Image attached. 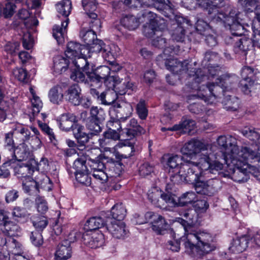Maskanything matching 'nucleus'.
I'll return each instance as SVG.
<instances>
[{"label": "nucleus", "mask_w": 260, "mask_h": 260, "mask_svg": "<svg viewBox=\"0 0 260 260\" xmlns=\"http://www.w3.org/2000/svg\"><path fill=\"white\" fill-rule=\"evenodd\" d=\"M179 49L165 48L164 50L163 56L166 66L168 70L175 74L184 75L188 78L187 85L191 89L197 91L195 96L203 99L206 102H208L211 97L215 96L213 92V88L226 87L225 84L229 82V78H223L219 76L221 72L218 66H210L208 69H204L196 70L192 68L193 63L189 62L188 60L180 62L174 58H168L167 57L170 55L177 54ZM170 56H172L170 54Z\"/></svg>", "instance_id": "1"}, {"label": "nucleus", "mask_w": 260, "mask_h": 260, "mask_svg": "<svg viewBox=\"0 0 260 260\" xmlns=\"http://www.w3.org/2000/svg\"><path fill=\"white\" fill-rule=\"evenodd\" d=\"M212 148L210 144L194 139L185 143L180 150L183 155L187 156L181 170L182 175L188 177V180H196L201 173L198 167L202 165L206 168L209 166L208 154Z\"/></svg>", "instance_id": "2"}, {"label": "nucleus", "mask_w": 260, "mask_h": 260, "mask_svg": "<svg viewBox=\"0 0 260 260\" xmlns=\"http://www.w3.org/2000/svg\"><path fill=\"white\" fill-rule=\"evenodd\" d=\"M217 143L221 151L222 159L224 162L233 163L239 167L246 164L247 159L255 157L254 152L248 147H239L237 145L236 139L231 136H220L217 139Z\"/></svg>", "instance_id": "3"}, {"label": "nucleus", "mask_w": 260, "mask_h": 260, "mask_svg": "<svg viewBox=\"0 0 260 260\" xmlns=\"http://www.w3.org/2000/svg\"><path fill=\"white\" fill-rule=\"evenodd\" d=\"M187 234L181 237L185 252L191 256H202L214 250L215 247L212 244V237L205 232H198L196 229H187Z\"/></svg>", "instance_id": "4"}, {"label": "nucleus", "mask_w": 260, "mask_h": 260, "mask_svg": "<svg viewBox=\"0 0 260 260\" xmlns=\"http://www.w3.org/2000/svg\"><path fill=\"white\" fill-rule=\"evenodd\" d=\"M94 60H88L83 58L79 59L76 63L83 68L85 74L89 80L90 86H95L96 88L100 87L104 82L105 85L108 87L111 81L110 80L111 69L106 66H100L96 69L95 67Z\"/></svg>", "instance_id": "5"}, {"label": "nucleus", "mask_w": 260, "mask_h": 260, "mask_svg": "<svg viewBox=\"0 0 260 260\" xmlns=\"http://www.w3.org/2000/svg\"><path fill=\"white\" fill-rule=\"evenodd\" d=\"M116 165L120 167L119 164L115 162L113 159H110L105 164L100 160H92L89 165L92 171V176L98 183H105L109 177H115L120 175V170L116 167Z\"/></svg>", "instance_id": "6"}, {"label": "nucleus", "mask_w": 260, "mask_h": 260, "mask_svg": "<svg viewBox=\"0 0 260 260\" xmlns=\"http://www.w3.org/2000/svg\"><path fill=\"white\" fill-rule=\"evenodd\" d=\"M57 12L66 17L65 20L61 22V26L55 25L53 27V36L58 44L61 43L67 31V26L69 22L68 16L70 15L72 4L70 0H63L56 5Z\"/></svg>", "instance_id": "7"}, {"label": "nucleus", "mask_w": 260, "mask_h": 260, "mask_svg": "<svg viewBox=\"0 0 260 260\" xmlns=\"http://www.w3.org/2000/svg\"><path fill=\"white\" fill-rule=\"evenodd\" d=\"M22 187L25 192L29 194H37L39 188L50 191L52 189V184L50 178L44 174H39V176L32 179L31 177L22 180Z\"/></svg>", "instance_id": "8"}, {"label": "nucleus", "mask_w": 260, "mask_h": 260, "mask_svg": "<svg viewBox=\"0 0 260 260\" xmlns=\"http://www.w3.org/2000/svg\"><path fill=\"white\" fill-rule=\"evenodd\" d=\"M205 174H201L198 179L192 181H186V182L194 183L195 190L197 193L212 196L217 192L220 187V182L216 178H212L207 180H202V178Z\"/></svg>", "instance_id": "9"}, {"label": "nucleus", "mask_w": 260, "mask_h": 260, "mask_svg": "<svg viewBox=\"0 0 260 260\" xmlns=\"http://www.w3.org/2000/svg\"><path fill=\"white\" fill-rule=\"evenodd\" d=\"M239 15L240 13H237L235 10L231 11L229 16H225L223 13L218 12L213 20L222 21L225 24L229 26L233 35L240 36L243 33V26L239 21Z\"/></svg>", "instance_id": "10"}, {"label": "nucleus", "mask_w": 260, "mask_h": 260, "mask_svg": "<svg viewBox=\"0 0 260 260\" xmlns=\"http://www.w3.org/2000/svg\"><path fill=\"white\" fill-rule=\"evenodd\" d=\"M86 53H89V48L85 45H81L79 43L74 42H70L67 45V49L65 55L67 58L72 60L75 67L80 68L78 66V62L79 59L83 58L87 59V55Z\"/></svg>", "instance_id": "11"}, {"label": "nucleus", "mask_w": 260, "mask_h": 260, "mask_svg": "<svg viewBox=\"0 0 260 260\" xmlns=\"http://www.w3.org/2000/svg\"><path fill=\"white\" fill-rule=\"evenodd\" d=\"M208 156H209V159L207 160L209 166H208V167L206 168H204L202 165H199L198 167L199 168V169L201 172V173L198 175V178H199V176L201 174L203 173L205 174H207L209 173L216 174V172H218V171H221L223 169V163L227 165V164L224 162L223 159H222L221 155H220L218 154L217 153L214 154L213 153V149L210 152H209ZM198 179V178L197 179Z\"/></svg>", "instance_id": "12"}, {"label": "nucleus", "mask_w": 260, "mask_h": 260, "mask_svg": "<svg viewBox=\"0 0 260 260\" xmlns=\"http://www.w3.org/2000/svg\"><path fill=\"white\" fill-rule=\"evenodd\" d=\"M124 3L127 6L134 8L152 6L164 13L166 11H172L171 6L166 3V0H125Z\"/></svg>", "instance_id": "13"}, {"label": "nucleus", "mask_w": 260, "mask_h": 260, "mask_svg": "<svg viewBox=\"0 0 260 260\" xmlns=\"http://www.w3.org/2000/svg\"><path fill=\"white\" fill-rule=\"evenodd\" d=\"M86 159L84 157H78L74 162L73 168L76 180L81 184L89 186L91 179L88 176V170L86 165Z\"/></svg>", "instance_id": "14"}, {"label": "nucleus", "mask_w": 260, "mask_h": 260, "mask_svg": "<svg viewBox=\"0 0 260 260\" xmlns=\"http://www.w3.org/2000/svg\"><path fill=\"white\" fill-rule=\"evenodd\" d=\"M15 166H12L13 168L15 175L21 180L31 177V175L35 172L36 160L34 159H30L26 162H17L16 160Z\"/></svg>", "instance_id": "15"}, {"label": "nucleus", "mask_w": 260, "mask_h": 260, "mask_svg": "<svg viewBox=\"0 0 260 260\" xmlns=\"http://www.w3.org/2000/svg\"><path fill=\"white\" fill-rule=\"evenodd\" d=\"M155 15L154 13L148 11H146L142 14L144 19L143 20L146 21L143 27V33L146 37L152 39L156 35L161 34V31L157 27V20L155 19Z\"/></svg>", "instance_id": "16"}, {"label": "nucleus", "mask_w": 260, "mask_h": 260, "mask_svg": "<svg viewBox=\"0 0 260 260\" xmlns=\"http://www.w3.org/2000/svg\"><path fill=\"white\" fill-rule=\"evenodd\" d=\"M185 161L186 158H183L181 156L178 155L172 156L168 158L167 164L174 173V175L172 176L173 181H176L178 178L181 181H192L181 174V170Z\"/></svg>", "instance_id": "17"}, {"label": "nucleus", "mask_w": 260, "mask_h": 260, "mask_svg": "<svg viewBox=\"0 0 260 260\" xmlns=\"http://www.w3.org/2000/svg\"><path fill=\"white\" fill-rule=\"evenodd\" d=\"M57 124L62 130H82V126L78 123L76 116L73 114H62L57 119Z\"/></svg>", "instance_id": "18"}, {"label": "nucleus", "mask_w": 260, "mask_h": 260, "mask_svg": "<svg viewBox=\"0 0 260 260\" xmlns=\"http://www.w3.org/2000/svg\"><path fill=\"white\" fill-rule=\"evenodd\" d=\"M106 226L112 236L117 239L124 238L127 234L125 225L122 221H118L112 219L109 222L106 221Z\"/></svg>", "instance_id": "19"}, {"label": "nucleus", "mask_w": 260, "mask_h": 260, "mask_svg": "<svg viewBox=\"0 0 260 260\" xmlns=\"http://www.w3.org/2000/svg\"><path fill=\"white\" fill-rule=\"evenodd\" d=\"M83 242L85 245L91 248L102 247L104 243V237L99 232H85L83 234Z\"/></svg>", "instance_id": "20"}, {"label": "nucleus", "mask_w": 260, "mask_h": 260, "mask_svg": "<svg viewBox=\"0 0 260 260\" xmlns=\"http://www.w3.org/2000/svg\"><path fill=\"white\" fill-rule=\"evenodd\" d=\"M255 157L252 158L247 159L246 164H242L238 167L236 165H234L233 163L227 164V166L234 167L233 169L234 170L233 177L235 181L238 182H244L247 180L248 177L247 173L248 172V169L250 168V165L249 162H252V160L254 159H257V154L254 152Z\"/></svg>", "instance_id": "21"}, {"label": "nucleus", "mask_w": 260, "mask_h": 260, "mask_svg": "<svg viewBox=\"0 0 260 260\" xmlns=\"http://www.w3.org/2000/svg\"><path fill=\"white\" fill-rule=\"evenodd\" d=\"M254 76V70L249 67H244L241 70L242 79L240 82L241 90L246 94L250 92V89L253 85L252 78Z\"/></svg>", "instance_id": "22"}, {"label": "nucleus", "mask_w": 260, "mask_h": 260, "mask_svg": "<svg viewBox=\"0 0 260 260\" xmlns=\"http://www.w3.org/2000/svg\"><path fill=\"white\" fill-rule=\"evenodd\" d=\"M111 81L108 86V88H113L118 94H124L128 90H133V84L128 80L124 81L120 80L119 78L117 76H112L110 78Z\"/></svg>", "instance_id": "23"}, {"label": "nucleus", "mask_w": 260, "mask_h": 260, "mask_svg": "<svg viewBox=\"0 0 260 260\" xmlns=\"http://www.w3.org/2000/svg\"><path fill=\"white\" fill-rule=\"evenodd\" d=\"M0 224L3 225L2 232L8 236L11 237L18 235L19 228L18 225L9 220V217L4 213V211L0 210Z\"/></svg>", "instance_id": "24"}, {"label": "nucleus", "mask_w": 260, "mask_h": 260, "mask_svg": "<svg viewBox=\"0 0 260 260\" xmlns=\"http://www.w3.org/2000/svg\"><path fill=\"white\" fill-rule=\"evenodd\" d=\"M182 216L184 218H179L178 222H180L184 230V235L187 234L188 229L194 230L195 223L197 220V214L192 209L187 210L183 212Z\"/></svg>", "instance_id": "25"}, {"label": "nucleus", "mask_w": 260, "mask_h": 260, "mask_svg": "<svg viewBox=\"0 0 260 260\" xmlns=\"http://www.w3.org/2000/svg\"><path fill=\"white\" fill-rule=\"evenodd\" d=\"M126 209L121 203L115 204L111 209V212L105 214L104 217L106 222L111 221L112 219L118 221H122L126 215Z\"/></svg>", "instance_id": "26"}, {"label": "nucleus", "mask_w": 260, "mask_h": 260, "mask_svg": "<svg viewBox=\"0 0 260 260\" xmlns=\"http://www.w3.org/2000/svg\"><path fill=\"white\" fill-rule=\"evenodd\" d=\"M72 250L70 245V241L64 240L59 244L55 253L56 260H67L72 256Z\"/></svg>", "instance_id": "27"}, {"label": "nucleus", "mask_w": 260, "mask_h": 260, "mask_svg": "<svg viewBox=\"0 0 260 260\" xmlns=\"http://www.w3.org/2000/svg\"><path fill=\"white\" fill-rule=\"evenodd\" d=\"M249 239L250 237L247 235H244L234 239L229 247V250L234 253L242 252L246 249L248 245H250Z\"/></svg>", "instance_id": "28"}, {"label": "nucleus", "mask_w": 260, "mask_h": 260, "mask_svg": "<svg viewBox=\"0 0 260 260\" xmlns=\"http://www.w3.org/2000/svg\"><path fill=\"white\" fill-rule=\"evenodd\" d=\"M106 45L103 42V41L99 39H95L92 42L90 46H86V47L89 48V53L86 54L87 55V59L88 60H92L91 58L93 57V60H96L98 57V53L101 52L102 55L104 56V49Z\"/></svg>", "instance_id": "29"}, {"label": "nucleus", "mask_w": 260, "mask_h": 260, "mask_svg": "<svg viewBox=\"0 0 260 260\" xmlns=\"http://www.w3.org/2000/svg\"><path fill=\"white\" fill-rule=\"evenodd\" d=\"M81 89L78 84L70 86L67 91L66 99L72 104L76 106L82 103Z\"/></svg>", "instance_id": "30"}, {"label": "nucleus", "mask_w": 260, "mask_h": 260, "mask_svg": "<svg viewBox=\"0 0 260 260\" xmlns=\"http://www.w3.org/2000/svg\"><path fill=\"white\" fill-rule=\"evenodd\" d=\"M101 216H95L90 218L84 224V230L86 232H93L97 229L106 225V218Z\"/></svg>", "instance_id": "31"}, {"label": "nucleus", "mask_w": 260, "mask_h": 260, "mask_svg": "<svg viewBox=\"0 0 260 260\" xmlns=\"http://www.w3.org/2000/svg\"><path fill=\"white\" fill-rule=\"evenodd\" d=\"M196 122L194 120L183 117L178 124L174 125L172 127H162L161 130H193L196 127Z\"/></svg>", "instance_id": "32"}, {"label": "nucleus", "mask_w": 260, "mask_h": 260, "mask_svg": "<svg viewBox=\"0 0 260 260\" xmlns=\"http://www.w3.org/2000/svg\"><path fill=\"white\" fill-rule=\"evenodd\" d=\"M14 154L15 158L12 159L16 160L17 162H20L26 160L28 157L30 151L27 145L22 143L14 150Z\"/></svg>", "instance_id": "33"}, {"label": "nucleus", "mask_w": 260, "mask_h": 260, "mask_svg": "<svg viewBox=\"0 0 260 260\" xmlns=\"http://www.w3.org/2000/svg\"><path fill=\"white\" fill-rule=\"evenodd\" d=\"M142 19H143V17L137 18L133 15H127L121 19V23L125 27L132 30L138 27L140 21H143Z\"/></svg>", "instance_id": "34"}, {"label": "nucleus", "mask_w": 260, "mask_h": 260, "mask_svg": "<svg viewBox=\"0 0 260 260\" xmlns=\"http://www.w3.org/2000/svg\"><path fill=\"white\" fill-rule=\"evenodd\" d=\"M69 60L61 55L56 56L53 60L54 72L61 74L66 71L69 66Z\"/></svg>", "instance_id": "35"}, {"label": "nucleus", "mask_w": 260, "mask_h": 260, "mask_svg": "<svg viewBox=\"0 0 260 260\" xmlns=\"http://www.w3.org/2000/svg\"><path fill=\"white\" fill-rule=\"evenodd\" d=\"M117 94L113 88H109L105 92L101 93L99 97L100 101L103 104L110 105L114 103L117 99Z\"/></svg>", "instance_id": "36"}, {"label": "nucleus", "mask_w": 260, "mask_h": 260, "mask_svg": "<svg viewBox=\"0 0 260 260\" xmlns=\"http://www.w3.org/2000/svg\"><path fill=\"white\" fill-rule=\"evenodd\" d=\"M29 91L31 94V98L30 99L31 105H32V114L35 116L38 114L43 106V103L40 98L36 94L34 87H29Z\"/></svg>", "instance_id": "37"}, {"label": "nucleus", "mask_w": 260, "mask_h": 260, "mask_svg": "<svg viewBox=\"0 0 260 260\" xmlns=\"http://www.w3.org/2000/svg\"><path fill=\"white\" fill-rule=\"evenodd\" d=\"M63 91L59 86H55L50 89L48 93L50 101L55 104H58L63 99Z\"/></svg>", "instance_id": "38"}, {"label": "nucleus", "mask_w": 260, "mask_h": 260, "mask_svg": "<svg viewBox=\"0 0 260 260\" xmlns=\"http://www.w3.org/2000/svg\"><path fill=\"white\" fill-rule=\"evenodd\" d=\"M239 3L244 8L247 12L252 11V8H255V13L257 20L260 22V5H256L255 0H239Z\"/></svg>", "instance_id": "39"}, {"label": "nucleus", "mask_w": 260, "mask_h": 260, "mask_svg": "<svg viewBox=\"0 0 260 260\" xmlns=\"http://www.w3.org/2000/svg\"><path fill=\"white\" fill-rule=\"evenodd\" d=\"M133 132V131H125V133H124L127 136L126 138H124V137L121 138V137H123V134H119L118 133V131H105L104 136L106 139L122 141L131 139L134 137V134L132 133Z\"/></svg>", "instance_id": "40"}, {"label": "nucleus", "mask_w": 260, "mask_h": 260, "mask_svg": "<svg viewBox=\"0 0 260 260\" xmlns=\"http://www.w3.org/2000/svg\"><path fill=\"white\" fill-rule=\"evenodd\" d=\"M151 224L152 230L157 234H164V232L169 226L165 219L161 215L159 219L155 220Z\"/></svg>", "instance_id": "41"}, {"label": "nucleus", "mask_w": 260, "mask_h": 260, "mask_svg": "<svg viewBox=\"0 0 260 260\" xmlns=\"http://www.w3.org/2000/svg\"><path fill=\"white\" fill-rule=\"evenodd\" d=\"M80 36L86 44V45H85V46H90L91 43L96 39L95 32L91 29H82L80 33Z\"/></svg>", "instance_id": "42"}, {"label": "nucleus", "mask_w": 260, "mask_h": 260, "mask_svg": "<svg viewBox=\"0 0 260 260\" xmlns=\"http://www.w3.org/2000/svg\"><path fill=\"white\" fill-rule=\"evenodd\" d=\"M8 240L7 248L10 252L15 255H20L22 253L21 244L13 238H9Z\"/></svg>", "instance_id": "43"}, {"label": "nucleus", "mask_w": 260, "mask_h": 260, "mask_svg": "<svg viewBox=\"0 0 260 260\" xmlns=\"http://www.w3.org/2000/svg\"><path fill=\"white\" fill-rule=\"evenodd\" d=\"M196 200V194L193 191H188L182 194L178 199V204L180 206H184L187 204L194 203Z\"/></svg>", "instance_id": "44"}, {"label": "nucleus", "mask_w": 260, "mask_h": 260, "mask_svg": "<svg viewBox=\"0 0 260 260\" xmlns=\"http://www.w3.org/2000/svg\"><path fill=\"white\" fill-rule=\"evenodd\" d=\"M15 161L13 159H9L0 166V178H7L10 175L9 168H12V166H15Z\"/></svg>", "instance_id": "45"}, {"label": "nucleus", "mask_w": 260, "mask_h": 260, "mask_svg": "<svg viewBox=\"0 0 260 260\" xmlns=\"http://www.w3.org/2000/svg\"><path fill=\"white\" fill-rule=\"evenodd\" d=\"M32 222L33 225L36 229V231L39 232L42 231L48 224L47 219L44 216L33 217Z\"/></svg>", "instance_id": "46"}, {"label": "nucleus", "mask_w": 260, "mask_h": 260, "mask_svg": "<svg viewBox=\"0 0 260 260\" xmlns=\"http://www.w3.org/2000/svg\"><path fill=\"white\" fill-rule=\"evenodd\" d=\"M120 51V49L118 46L114 44L110 45H106L104 49V57H109L110 56L114 57L117 56Z\"/></svg>", "instance_id": "47"}, {"label": "nucleus", "mask_w": 260, "mask_h": 260, "mask_svg": "<svg viewBox=\"0 0 260 260\" xmlns=\"http://www.w3.org/2000/svg\"><path fill=\"white\" fill-rule=\"evenodd\" d=\"M224 106L227 110L236 111L239 107V100L236 97L230 96L226 99Z\"/></svg>", "instance_id": "48"}, {"label": "nucleus", "mask_w": 260, "mask_h": 260, "mask_svg": "<svg viewBox=\"0 0 260 260\" xmlns=\"http://www.w3.org/2000/svg\"><path fill=\"white\" fill-rule=\"evenodd\" d=\"M90 119L102 121L105 118V113L103 110L97 107H92L90 109Z\"/></svg>", "instance_id": "49"}, {"label": "nucleus", "mask_w": 260, "mask_h": 260, "mask_svg": "<svg viewBox=\"0 0 260 260\" xmlns=\"http://www.w3.org/2000/svg\"><path fill=\"white\" fill-rule=\"evenodd\" d=\"M196 29L199 34L203 36L212 31L209 25L203 20H198L196 23Z\"/></svg>", "instance_id": "50"}, {"label": "nucleus", "mask_w": 260, "mask_h": 260, "mask_svg": "<svg viewBox=\"0 0 260 260\" xmlns=\"http://www.w3.org/2000/svg\"><path fill=\"white\" fill-rule=\"evenodd\" d=\"M185 37V30L182 26L178 25L172 34V39L177 42H182Z\"/></svg>", "instance_id": "51"}, {"label": "nucleus", "mask_w": 260, "mask_h": 260, "mask_svg": "<svg viewBox=\"0 0 260 260\" xmlns=\"http://www.w3.org/2000/svg\"><path fill=\"white\" fill-rule=\"evenodd\" d=\"M77 70H75L71 75V78L77 82H83L86 81V76L84 74L81 72V70L85 73L83 68L76 67Z\"/></svg>", "instance_id": "52"}, {"label": "nucleus", "mask_w": 260, "mask_h": 260, "mask_svg": "<svg viewBox=\"0 0 260 260\" xmlns=\"http://www.w3.org/2000/svg\"><path fill=\"white\" fill-rule=\"evenodd\" d=\"M13 74L14 76L19 81L22 82H27L28 80V75L27 71L23 68H16L13 70Z\"/></svg>", "instance_id": "53"}, {"label": "nucleus", "mask_w": 260, "mask_h": 260, "mask_svg": "<svg viewBox=\"0 0 260 260\" xmlns=\"http://www.w3.org/2000/svg\"><path fill=\"white\" fill-rule=\"evenodd\" d=\"M148 199L154 204H157L159 198H161V191L156 188L149 190L147 193Z\"/></svg>", "instance_id": "54"}, {"label": "nucleus", "mask_w": 260, "mask_h": 260, "mask_svg": "<svg viewBox=\"0 0 260 260\" xmlns=\"http://www.w3.org/2000/svg\"><path fill=\"white\" fill-rule=\"evenodd\" d=\"M250 44V41L249 40L245 39H241L236 44V51H242L244 52H246L248 50Z\"/></svg>", "instance_id": "55"}, {"label": "nucleus", "mask_w": 260, "mask_h": 260, "mask_svg": "<svg viewBox=\"0 0 260 260\" xmlns=\"http://www.w3.org/2000/svg\"><path fill=\"white\" fill-rule=\"evenodd\" d=\"M162 32L161 34L156 35L154 36L152 40V44L156 47L164 48L166 47V40L164 38H162Z\"/></svg>", "instance_id": "56"}, {"label": "nucleus", "mask_w": 260, "mask_h": 260, "mask_svg": "<svg viewBox=\"0 0 260 260\" xmlns=\"http://www.w3.org/2000/svg\"><path fill=\"white\" fill-rule=\"evenodd\" d=\"M37 210L41 213H45L48 209L47 202L43 197H38L36 199Z\"/></svg>", "instance_id": "57"}, {"label": "nucleus", "mask_w": 260, "mask_h": 260, "mask_svg": "<svg viewBox=\"0 0 260 260\" xmlns=\"http://www.w3.org/2000/svg\"><path fill=\"white\" fill-rule=\"evenodd\" d=\"M137 112L141 119H145L148 115V110L146 108L144 101H141L137 105Z\"/></svg>", "instance_id": "58"}, {"label": "nucleus", "mask_w": 260, "mask_h": 260, "mask_svg": "<svg viewBox=\"0 0 260 260\" xmlns=\"http://www.w3.org/2000/svg\"><path fill=\"white\" fill-rule=\"evenodd\" d=\"M10 106L4 100L0 101V121H3L9 113Z\"/></svg>", "instance_id": "59"}, {"label": "nucleus", "mask_w": 260, "mask_h": 260, "mask_svg": "<svg viewBox=\"0 0 260 260\" xmlns=\"http://www.w3.org/2000/svg\"><path fill=\"white\" fill-rule=\"evenodd\" d=\"M30 240L32 243L36 246H41L43 242L42 235L38 231H34L31 233Z\"/></svg>", "instance_id": "60"}, {"label": "nucleus", "mask_w": 260, "mask_h": 260, "mask_svg": "<svg viewBox=\"0 0 260 260\" xmlns=\"http://www.w3.org/2000/svg\"><path fill=\"white\" fill-rule=\"evenodd\" d=\"M22 43L23 47L26 49L29 50L32 47L34 40L29 32L24 34Z\"/></svg>", "instance_id": "61"}, {"label": "nucleus", "mask_w": 260, "mask_h": 260, "mask_svg": "<svg viewBox=\"0 0 260 260\" xmlns=\"http://www.w3.org/2000/svg\"><path fill=\"white\" fill-rule=\"evenodd\" d=\"M15 4L13 2L8 1L3 12L5 17H10L13 15L16 8Z\"/></svg>", "instance_id": "62"}, {"label": "nucleus", "mask_w": 260, "mask_h": 260, "mask_svg": "<svg viewBox=\"0 0 260 260\" xmlns=\"http://www.w3.org/2000/svg\"><path fill=\"white\" fill-rule=\"evenodd\" d=\"M74 136L78 142L82 145H84L87 143L90 138L89 134L85 133L83 131H77L76 133H74Z\"/></svg>", "instance_id": "63"}, {"label": "nucleus", "mask_w": 260, "mask_h": 260, "mask_svg": "<svg viewBox=\"0 0 260 260\" xmlns=\"http://www.w3.org/2000/svg\"><path fill=\"white\" fill-rule=\"evenodd\" d=\"M183 242L181 240V238L178 239H173V240H170L167 244V248L171 250L174 252H178L180 249V242Z\"/></svg>", "instance_id": "64"}]
</instances>
